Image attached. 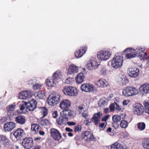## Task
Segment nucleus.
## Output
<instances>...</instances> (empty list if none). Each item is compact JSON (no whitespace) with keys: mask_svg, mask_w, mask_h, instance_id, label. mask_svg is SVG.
<instances>
[{"mask_svg":"<svg viewBox=\"0 0 149 149\" xmlns=\"http://www.w3.org/2000/svg\"><path fill=\"white\" fill-rule=\"evenodd\" d=\"M65 130L67 132H72L73 131V130L72 129H71L68 127H66L65 128Z\"/></svg>","mask_w":149,"mask_h":149,"instance_id":"obj_60","label":"nucleus"},{"mask_svg":"<svg viewBox=\"0 0 149 149\" xmlns=\"http://www.w3.org/2000/svg\"><path fill=\"white\" fill-rule=\"evenodd\" d=\"M79 111L80 114H81L82 113L86 112L85 110V109L84 108L83 105H81L78 107Z\"/></svg>","mask_w":149,"mask_h":149,"instance_id":"obj_47","label":"nucleus"},{"mask_svg":"<svg viewBox=\"0 0 149 149\" xmlns=\"http://www.w3.org/2000/svg\"><path fill=\"white\" fill-rule=\"evenodd\" d=\"M111 149H123V147L120 143L116 142L111 145Z\"/></svg>","mask_w":149,"mask_h":149,"instance_id":"obj_34","label":"nucleus"},{"mask_svg":"<svg viewBox=\"0 0 149 149\" xmlns=\"http://www.w3.org/2000/svg\"><path fill=\"white\" fill-rule=\"evenodd\" d=\"M22 145L25 148L30 149L33 146V141L31 138H26L23 140Z\"/></svg>","mask_w":149,"mask_h":149,"instance_id":"obj_12","label":"nucleus"},{"mask_svg":"<svg viewBox=\"0 0 149 149\" xmlns=\"http://www.w3.org/2000/svg\"><path fill=\"white\" fill-rule=\"evenodd\" d=\"M58 116L57 111H54L52 113V116L53 118H56Z\"/></svg>","mask_w":149,"mask_h":149,"instance_id":"obj_53","label":"nucleus"},{"mask_svg":"<svg viewBox=\"0 0 149 149\" xmlns=\"http://www.w3.org/2000/svg\"><path fill=\"white\" fill-rule=\"evenodd\" d=\"M100 63L96 61L95 58H93L88 61L86 65V68L89 70H95L98 67Z\"/></svg>","mask_w":149,"mask_h":149,"instance_id":"obj_7","label":"nucleus"},{"mask_svg":"<svg viewBox=\"0 0 149 149\" xmlns=\"http://www.w3.org/2000/svg\"><path fill=\"white\" fill-rule=\"evenodd\" d=\"M117 82L120 84L124 85L128 83V81L125 75L120 74L118 78Z\"/></svg>","mask_w":149,"mask_h":149,"instance_id":"obj_19","label":"nucleus"},{"mask_svg":"<svg viewBox=\"0 0 149 149\" xmlns=\"http://www.w3.org/2000/svg\"><path fill=\"white\" fill-rule=\"evenodd\" d=\"M112 119L114 123H117L120 121L121 118L118 115H115L112 116Z\"/></svg>","mask_w":149,"mask_h":149,"instance_id":"obj_41","label":"nucleus"},{"mask_svg":"<svg viewBox=\"0 0 149 149\" xmlns=\"http://www.w3.org/2000/svg\"><path fill=\"white\" fill-rule=\"evenodd\" d=\"M62 77V73L61 72L58 70L55 72L53 74L52 77L56 81L60 79Z\"/></svg>","mask_w":149,"mask_h":149,"instance_id":"obj_28","label":"nucleus"},{"mask_svg":"<svg viewBox=\"0 0 149 149\" xmlns=\"http://www.w3.org/2000/svg\"><path fill=\"white\" fill-rule=\"evenodd\" d=\"M61 116L63 118L68 119L71 117L72 115V112L70 110L66 109L62 111L60 113Z\"/></svg>","mask_w":149,"mask_h":149,"instance_id":"obj_21","label":"nucleus"},{"mask_svg":"<svg viewBox=\"0 0 149 149\" xmlns=\"http://www.w3.org/2000/svg\"><path fill=\"white\" fill-rule=\"evenodd\" d=\"M115 108L118 111H120L121 109V108L119 107V105L116 102H115Z\"/></svg>","mask_w":149,"mask_h":149,"instance_id":"obj_56","label":"nucleus"},{"mask_svg":"<svg viewBox=\"0 0 149 149\" xmlns=\"http://www.w3.org/2000/svg\"><path fill=\"white\" fill-rule=\"evenodd\" d=\"M130 76L135 77L139 76V69L135 67L129 68L127 70Z\"/></svg>","mask_w":149,"mask_h":149,"instance_id":"obj_11","label":"nucleus"},{"mask_svg":"<svg viewBox=\"0 0 149 149\" xmlns=\"http://www.w3.org/2000/svg\"><path fill=\"white\" fill-rule=\"evenodd\" d=\"M51 95L57 104L60 102V96L59 93H55L51 94Z\"/></svg>","mask_w":149,"mask_h":149,"instance_id":"obj_38","label":"nucleus"},{"mask_svg":"<svg viewBox=\"0 0 149 149\" xmlns=\"http://www.w3.org/2000/svg\"><path fill=\"white\" fill-rule=\"evenodd\" d=\"M81 116L85 119H87L88 117V115L86 112L83 113L81 114Z\"/></svg>","mask_w":149,"mask_h":149,"instance_id":"obj_58","label":"nucleus"},{"mask_svg":"<svg viewBox=\"0 0 149 149\" xmlns=\"http://www.w3.org/2000/svg\"><path fill=\"white\" fill-rule=\"evenodd\" d=\"M78 67L73 64L69 66L68 69L67 73L70 75L74 74L78 71Z\"/></svg>","mask_w":149,"mask_h":149,"instance_id":"obj_17","label":"nucleus"},{"mask_svg":"<svg viewBox=\"0 0 149 149\" xmlns=\"http://www.w3.org/2000/svg\"><path fill=\"white\" fill-rule=\"evenodd\" d=\"M109 115H107L105 116H104L102 117V120L103 121H106L109 118Z\"/></svg>","mask_w":149,"mask_h":149,"instance_id":"obj_55","label":"nucleus"},{"mask_svg":"<svg viewBox=\"0 0 149 149\" xmlns=\"http://www.w3.org/2000/svg\"><path fill=\"white\" fill-rule=\"evenodd\" d=\"M130 102L129 100H125L123 102V105H127Z\"/></svg>","mask_w":149,"mask_h":149,"instance_id":"obj_54","label":"nucleus"},{"mask_svg":"<svg viewBox=\"0 0 149 149\" xmlns=\"http://www.w3.org/2000/svg\"><path fill=\"white\" fill-rule=\"evenodd\" d=\"M137 125L138 129L140 131L143 130L146 127V125L143 122L138 123L137 124Z\"/></svg>","mask_w":149,"mask_h":149,"instance_id":"obj_40","label":"nucleus"},{"mask_svg":"<svg viewBox=\"0 0 149 149\" xmlns=\"http://www.w3.org/2000/svg\"><path fill=\"white\" fill-rule=\"evenodd\" d=\"M16 104L15 103L8 105L6 108L8 115L10 118L13 117L15 115V111Z\"/></svg>","mask_w":149,"mask_h":149,"instance_id":"obj_10","label":"nucleus"},{"mask_svg":"<svg viewBox=\"0 0 149 149\" xmlns=\"http://www.w3.org/2000/svg\"><path fill=\"white\" fill-rule=\"evenodd\" d=\"M142 146L145 149H149V138H145L142 140Z\"/></svg>","mask_w":149,"mask_h":149,"instance_id":"obj_31","label":"nucleus"},{"mask_svg":"<svg viewBox=\"0 0 149 149\" xmlns=\"http://www.w3.org/2000/svg\"><path fill=\"white\" fill-rule=\"evenodd\" d=\"M40 130V128L39 129V130L38 131V132H39V134L41 135H43L45 134V132L43 131H41Z\"/></svg>","mask_w":149,"mask_h":149,"instance_id":"obj_62","label":"nucleus"},{"mask_svg":"<svg viewBox=\"0 0 149 149\" xmlns=\"http://www.w3.org/2000/svg\"><path fill=\"white\" fill-rule=\"evenodd\" d=\"M107 100L105 98L102 97L99 101V105L101 107H104L107 105Z\"/></svg>","mask_w":149,"mask_h":149,"instance_id":"obj_35","label":"nucleus"},{"mask_svg":"<svg viewBox=\"0 0 149 149\" xmlns=\"http://www.w3.org/2000/svg\"><path fill=\"white\" fill-rule=\"evenodd\" d=\"M82 137L85 140L91 141L93 140L94 136L92 133L90 131H85L82 134Z\"/></svg>","mask_w":149,"mask_h":149,"instance_id":"obj_16","label":"nucleus"},{"mask_svg":"<svg viewBox=\"0 0 149 149\" xmlns=\"http://www.w3.org/2000/svg\"><path fill=\"white\" fill-rule=\"evenodd\" d=\"M16 127L15 124L13 122H8L4 125V129L5 132L11 131Z\"/></svg>","mask_w":149,"mask_h":149,"instance_id":"obj_15","label":"nucleus"},{"mask_svg":"<svg viewBox=\"0 0 149 149\" xmlns=\"http://www.w3.org/2000/svg\"><path fill=\"white\" fill-rule=\"evenodd\" d=\"M106 126V124L104 123H101L100 125V127L102 128H104Z\"/></svg>","mask_w":149,"mask_h":149,"instance_id":"obj_59","label":"nucleus"},{"mask_svg":"<svg viewBox=\"0 0 149 149\" xmlns=\"http://www.w3.org/2000/svg\"><path fill=\"white\" fill-rule=\"evenodd\" d=\"M47 102L48 104L51 106H54L57 104L51 95L48 96Z\"/></svg>","mask_w":149,"mask_h":149,"instance_id":"obj_33","label":"nucleus"},{"mask_svg":"<svg viewBox=\"0 0 149 149\" xmlns=\"http://www.w3.org/2000/svg\"><path fill=\"white\" fill-rule=\"evenodd\" d=\"M33 92L30 90L23 91L19 93V97L20 99L26 100L31 98Z\"/></svg>","mask_w":149,"mask_h":149,"instance_id":"obj_8","label":"nucleus"},{"mask_svg":"<svg viewBox=\"0 0 149 149\" xmlns=\"http://www.w3.org/2000/svg\"><path fill=\"white\" fill-rule=\"evenodd\" d=\"M27 83L28 84H31L33 83V81L32 79H30L27 81Z\"/></svg>","mask_w":149,"mask_h":149,"instance_id":"obj_61","label":"nucleus"},{"mask_svg":"<svg viewBox=\"0 0 149 149\" xmlns=\"http://www.w3.org/2000/svg\"><path fill=\"white\" fill-rule=\"evenodd\" d=\"M67 124L69 125H76V123L73 122H67Z\"/></svg>","mask_w":149,"mask_h":149,"instance_id":"obj_57","label":"nucleus"},{"mask_svg":"<svg viewBox=\"0 0 149 149\" xmlns=\"http://www.w3.org/2000/svg\"><path fill=\"white\" fill-rule=\"evenodd\" d=\"M85 77L82 72L79 73L75 78V80L77 84H80L84 81Z\"/></svg>","mask_w":149,"mask_h":149,"instance_id":"obj_26","label":"nucleus"},{"mask_svg":"<svg viewBox=\"0 0 149 149\" xmlns=\"http://www.w3.org/2000/svg\"><path fill=\"white\" fill-rule=\"evenodd\" d=\"M102 116L101 112H99L94 114L91 119V121L95 123V125L98 124L100 123L99 119Z\"/></svg>","mask_w":149,"mask_h":149,"instance_id":"obj_18","label":"nucleus"},{"mask_svg":"<svg viewBox=\"0 0 149 149\" xmlns=\"http://www.w3.org/2000/svg\"><path fill=\"white\" fill-rule=\"evenodd\" d=\"M40 128L39 125L37 124H33L31 126V130L36 134L38 132Z\"/></svg>","mask_w":149,"mask_h":149,"instance_id":"obj_36","label":"nucleus"},{"mask_svg":"<svg viewBox=\"0 0 149 149\" xmlns=\"http://www.w3.org/2000/svg\"><path fill=\"white\" fill-rule=\"evenodd\" d=\"M107 71L105 68H102L100 71V74L103 75H105L107 73Z\"/></svg>","mask_w":149,"mask_h":149,"instance_id":"obj_50","label":"nucleus"},{"mask_svg":"<svg viewBox=\"0 0 149 149\" xmlns=\"http://www.w3.org/2000/svg\"><path fill=\"white\" fill-rule=\"evenodd\" d=\"M41 138L40 137H37L34 138V140L35 141H38L41 140Z\"/></svg>","mask_w":149,"mask_h":149,"instance_id":"obj_63","label":"nucleus"},{"mask_svg":"<svg viewBox=\"0 0 149 149\" xmlns=\"http://www.w3.org/2000/svg\"><path fill=\"white\" fill-rule=\"evenodd\" d=\"M146 48L145 47H137L135 50V52L139 54L143 52L145 50Z\"/></svg>","mask_w":149,"mask_h":149,"instance_id":"obj_44","label":"nucleus"},{"mask_svg":"<svg viewBox=\"0 0 149 149\" xmlns=\"http://www.w3.org/2000/svg\"><path fill=\"white\" fill-rule=\"evenodd\" d=\"M109 111L108 108H105L104 109V112L105 113H107Z\"/></svg>","mask_w":149,"mask_h":149,"instance_id":"obj_64","label":"nucleus"},{"mask_svg":"<svg viewBox=\"0 0 149 149\" xmlns=\"http://www.w3.org/2000/svg\"><path fill=\"white\" fill-rule=\"evenodd\" d=\"M124 52L126 53L125 57L127 59H130L136 56L140 58L141 54L135 52V49L132 48H128L125 49Z\"/></svg>","mask_w":149,"mask_h":149,"instance_id":"obj_6","label":"nucleus"},{"mask_svg":"<svg viewBox=\"0 0 149 149\" xmlns=\"http://www.w3.org/2000/svg\"><path fill=\"white\" fill-rule=\"evenodd\" d=\"M144 106L145 112L148 114H149V103H146L145 104Z\"/></svg>","mask_w":149,"mask_h":149,"instance_id":"obj_49","label":"nucleus"},{"mask_svg":"<svg viewBox=\"0 0 149 149\" xmlns=\"http://www.w3.org/2000/svg\"><path fill=\"white\" fill-rule=\"evenodd\" d=\"M115 108V102L109 106V108L110 111L112 112L114 111Z\"/></svg>","mask_w":149,"mask_h":149,"instance_id":"obj_52","label":"nucleus"},{"mask_svg":"<svg viewBox=\"0 0 149 149\" xmlns=\"http://www.w3.org/2000/svg\"><path fill=\"white\" fill-rule=\"evenodd\" d=\"M27 102H26L22 101L19 106L20 109L22 111L26 107V109H27Z\"/></svg>","mask_w":149,"mask_h":149,"instance_id":"obj_46","label":"nucleus"},{"mask_svg":"<svg viewBox=\"0 0 149 149\" xmlns=\"http://www.w3.org/2000/svg\"><path fill=\"white\" fill-rule=\"evenodd\" d=\"M70 106V103L69 101L67 100H63L60 104L61 108L64 110L68 109Z\"/></svg>","mask_w":149,"mask_h":149,"instance_id":"obj_25","label":"nucleus"},{"mask_svg":"<svg viewBox=\"0 0 149 149\" xmlns=\"http://www.w3.org/2000/svg\"><path fill=\"white\" fill-rule=\"evenodd\" d=\"M123 58L122 53H116L114 55L111 61V66L114 68L117 69L123 65Z\"/></svg>","mask_w":149,"mask_h":149,"instance_id":"obj_1","label":"nucleus"},{"mask_svg":"<svg viewBox=\"0 0 149 149\" xmlns=\"http://www.w3.org/2000/svg\"><path fill=\"white\" fill-rule=\"evenodd\" d=\"M0 142L3 145H6L8 143V140L5 136L1 135H0Z\"/></svg>","mask_w":149,"mask_h":149,"instance_id":"obj_37","label":"nucleus"},{"mask_svg":"<svg viewBox=\"0 0 149 149\" xmlns=\"http://www.w3.org/2000/svg\"><path fill=\"white\" fill-rule=\"evenodd\" d=\"M138 90L136 88L130 86L125 88L122 91L123 96L128 97L135 95L138 93Z\"/></svg>","mask_w":149,"mask_h":149,"instance_id":"obj_2","label":"nucleus"},{"mask_svg":"<svg viewBox=\"0 0 149 149\" xmlns=\"http://www.w3.org/2000/svg\"><path fill=\"white\" fill-rule=\"evenodd\" d=\"M34 96L37 99H42L45 96V93L44 91H41L35 93Z\"/></svg>","mask_w":149,"mask_h":149,"instance_id":"obj_30","label":"nucleus"},{"mask_svg":"<svg viewBox=\"0 0 149 149\" xmlns=\"http://www.w3.org/2000/svg\"><path fill=\"white\" fill-rule=\"evenodd\" d=\"M38 122L40 125H49V122L46 119H40L38 120Z\"/></svg>","mask_w":149,"mask_h":149,"instance_id":"obj_39","label":"nucleus"},{"mask_svg":"<svg viewBox=\"0 0 149 149\" xmlns=\"http://www.w3.org/2000/svg\"><path fill=\"white\" fill-rule=\"evenodd\" d=\"M50 133L52 137L56 141H59L61 138V134L55 129L52 128L50 130Z\"/></svg>","mask_w":149,"mask_h":149,"instance_id":"obj_13","label":"nucleus"},{"mask_svg":"<svg viewBox=\"0 0 149 149\" xmlns=\"http://www.w3.org/2000/svg\"><path fill=\"white\" fill-rule=\"evenodd\" d=\"M111 53L109 49L101 50L97 52V57L100 60L107 61L110 58Z\"/></svg>","mask_w":149,"mask_h":149,"instance_id":"obj_3","label":"nucleus"},{"mask_svg":"<svg viewBox=\"0 0 149 149\" xmlns=\"http://www.w3.org/2000/svg\"><path fill=\"white\" fill-rule=\"evenodd\" d=\"M15 121L18 123L23 125L25 123V117L22 115L18 116L16 117Z\"/></svg>","mask_w":149,"mask_h":149,"instance_id":"obj_29","label":"nucleus"},{"mask_svg":"<svg viewBox=\"0 0 149 149\" xmlns=\"http://www.w3.org/2000/svg\"><path fill=\"white\" fill-rule=\"evenodd\" d=\"M24 131L21 129L19 128L14 133L13 135L17 139H19L24 134Z\"/></svg>","mask_w":149,"mask_h":149,"instance_id":"obj_24","label":"nucleus"},{"mask_svg":"<svg viewBox=\"0 0 149 149\" xmlns=\"http://www.w3.org/2000/svg\"><path fill=\"white\" fill-rule=\"evenodd\" d=\"M46 82L49 87L54 86L56 84V81L52 78H49L46 80Z\"/></svg>","mask_w":149,"mask_h":149,"instance_id":"obj_27","label":"nucleus"},{"mask_svg":"<svg viewBox=\"0 0 149 149\" xmlns=\"http://www.w3.org/2000/svg\"><path fill=\"white\" fill-rule=\"evenodd\" d=\"M64 93L70 96L76 95L78 93V90L75 87L66 86L63 89Z\"/></svg>","mask_w":149,"mask_h":149,"instance_id":"obj_5","label":"nucleus"},{"mask_svg":"<svg viewBox=\"0 0 149 149\" xmlns=\"http://www.w3.org/2000/svg\"><path fill=\"white\" fill-rule=\"evenodd\" d=\"M40 112L43 115V117L45 116L47 114L48 110L45 107H41L40 108Z\"/></svg>","mask_w":149,"mask_h":149,"instance_id":"obj_42","label":"nucleus"},{"mask_svg":"<svg viewBox=\"0 0 149 149\" xmlns=\"http://www.w3.org/2000/svg\"><path fill=\"white\" fill-rule=\"evenodd\" d=\"M82 91L86 92H94L97 91V88L93 84L90 83H84L81 86Z\"/></svg>","mask_w":149,"mask_h":149,"instance_id":"obj_4","label":"nucleus"},{"mask_svg":"<svg viewBox=\"0 0 149 149\" xmlns=\"http://www.w3.org/2000/svg\"><path fill=\"white\" fill-rule=\"evenodd\" d=\"M27 103V109L30 111H33L36 107L37 102L34 100H32Z\"/></svg>","mask_w":149,"mask_h":149,"instance_id":"obj_20","label":"nucleus"},{"mask_svg":"<svg viewBox=\"0 0 149 149\" xmlns=\"http://www.w3.org/2000/svg\"><path fill=\"white\" fill-rule=\"evenodd\" d=\"M140 92L142 94L149 93V84L146 83L141 85L139 88Z\"/></svg>","mask_w":149,"mask_h":149,"instance_id":"obj_22","label":"nucleus"},{"mask_svg":"<svg viewBox=\"0 0 149 149\" xmlns=\"http://www.w3.org/2000/svg\"><path fill=\"white\" fill-rule=\"evenodd\" d=\"M96 84L99 87L104 88L108 85V83L105 79L101 78L96 82Z\"/></svg>","mask_w":149,"mask_h":149,"instance_id":"obj_23","label":"nucleus"},{"mask_svg":"<svg viewBox=\"0 0 149 149\" xmlns=\"http://www.w3.org/2000/svg\"><path fill=\"white\" fill-rule=\"evenodd\" d=\"M42 84H40L35 83L33 84V88L34 90H37L40 89L42 87Z\"/></svg>","mask_w":149,"mask_h":149,"instance_id":"obj_45","label":"nucleus"},{"mask_svg":"<svg viewBox=\"0 0 149 149\" xmlns=\"http://www.w3.org/2000/svg\"><path fill=\"white\" fill-rule=\"evenodd\" d=\"M81 130V126L79 125H77L75 127L74 131L75 132L80 131Z\"/></svg>","mask_w":149,"mask_h":149,"instance_id":"obj_51","label":"nucleus"},{"mask_svg":"<svg viewBox=\"0 0 149 149\" xmlns=\"http://www.w3.org/2000/svg\"><path fill=\"white\" fill-rule=\"evenodd\" d=\"M86 46H83L80 47L79 49L77 50L74 53L75 57L77 58L81 57L84 54L87 50Z\"/></svg>","mask_w":149,"mask_h":149,"instance_id":"obj_14","label":"nucleus"},{"mask_svg":"<svg viewBox=\"0 0 149 149\" xmlns=\"http://www.w3.org/2000/svg\"><path fill=\"white\" fill-rule=\"evenodd\" d=\"M120 127L123 128H125L128 126L127 122L125 120H122L120 123Z\"/></svg>","mask_w":149,"mask_h":149,"instance_id":"obj_43","label":"nucleus"},{"mask_svg":"<svg viewBox=\"0 0 149 149\" xmlns=\"http://www.w3.org/2000/svg\"><path fill=\"white\" fill-rule=\"evenodd\" d=\"M68 120L63 117L61 116L59 118L56 120L57 123L59 125H62L63 124H65L68 122Z\"/></svg>","mask_w":149,"mask_h":149,"instance_id":"obj_32","label":"nucleus"},{"mask_svg":"<svg viewBox=\"0 0 149 149\" xmlns=\"http://www.w3.org/2000/svg\"><path fill=\"white\" fill-rule=\"evenodd\" d=\"M133 109L134 114L138 116L142 115L143 113V107L140 103H137L135 104Z\"/></svg>","mask_w":149,"mask_h":149,"instance_id":"obj_9","label":"nucleus"},{"mask_svg":"<svg viewBox=\"0 0 149 149\" xmlns=\"http://www.w3.org/2000/svg\"><path fill=\"white\" fill-rule=\"evenodd\" d=\"M74 80L73 78H67L65 80V83L67 84H70L73 83Z\"/></svg>","mask_w":149,"mask_h":149,"instance_id":"obj_48","label":"nucleus"}]
</instances>
